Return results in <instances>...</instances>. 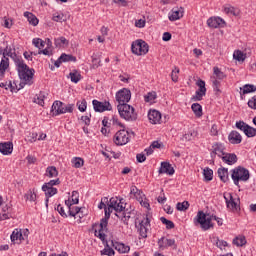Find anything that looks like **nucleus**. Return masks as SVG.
Segmentation results:
<instances>
[{
  "label": "nucleus",
  "mask_w": 256,
  "mask_h": 256,
  "mask_svg": "<svg viewBox=\"0 0 256 256\" xmlns=\"http://www.w3.org/2000/svg\"><path fill=\"white\" fill-rule=\"evenodd\" d=\"M125 205H123V199H120L119 202H117V199L110 198L108 209L105 210V216L100 220L99 229L98 231L95 230L96 237H99L101 241H105V233H107V225H109V219L111 218V213L116 211V213L123 212V209H125Z\"/></svg>",
  "instance_id": "nucleus-1"
},
{
  "label": "nucleus",
  "mask_w": 256,
  "mask_h": 256,
  "mask_svg": "<svg viewBox=\"0 0 256 256\" xmlns=\"http://www.w3.org/2000/svg\"><path fill=\"white\" fill-rule=\"evenodd\" d=\"M15 65L17 67L20 83L18 91L23 89L26 85H33V76L35 75V69L29 68L27 64L21 58L15 59Z\"/></svg>",
  "instance_id": "nucleus-2"
},
{
  "label": "nucleus",
  "mask_w": 256,
  "mask_h": 256,
  "mask_svg": "<svg viewBox=\"0 0 256 256\" xmlns=\"http://www.w3.org/2000/svg\"><path fill=\"white\" fill-rule=\"evenodd\" d=\"M196 220L197 223H199L202 231H209V229H213V220L217 221L219 226L223 225V220L221 218L211 214H205L203 211H198Z\"/></svg>",
  "instance_id": "nucleus-3"
},
{
  "label": "nucleus",
  "mask_w": 256,
  "mask_h": 256,
  "mask_svg": "<svg viewBox=\"0 0 256 256\" xmlns=\"http://www.w3.org/2000/svg\"><path fill=\"white\" fill-rule=\"evenodd\" d=\"M118 113L121 119L125 121H135L137 119V112L135 108L129 104H118Z\"/></svg>",
  "instance_id": "nucleus-4"
},
{
  "label": "nucleus",
  "mask_w": 256,
  "mask_h": 256,
  "mask_svg": "<svg viewBox=\"0 0 256 256\" xmlns=\"http://www.w3.org/2000/svg\"><path fill=\"white\" fill-rule=\"evenodd\" d=\"M249 170L246 168H243L241 166H238L232 170V180L234 181V185L239 187V181H249Z\"/></svg>",
  "instance_id": "nucleus-5"
},
{
  "label": "nucleus",
  "mask_w": 256,
  "mask_h": 256,
  "mask_svg": "<svg viewBox=\"0 0 256 256\" xmlns=\"http://www.w3.org/2000/svg\"><path fill=\"white\" fill-rule=\"evenodd\" d=\"M131 51L134 55H147L149 53V44L142 39L132 42Z\"/></svg>",
  "instance_id": "nucleus-6"
},
{
  "label": "nucleus",
  "mask_w": 256,
  "mask_h": 256,
  "mask_svg": "<svg viewBox=\"0 0 256 256\" xmlns=\"http://www.w3.org/2000/svg\"><path fill=\"white\" fill-rule=\"evenodd\" d=\"M113 141L117 146L127 145L129 143V131L122 129L115 133Z\"/></svg>",
  "instance_id": "nucleus-7"
},
{
  "label": "nucleus",
  "mask_w": 256,
  "mask_h": 256,
  "mask_svg": "<svg viewBox=\"0 0 256 256\" xmlns=\"http://www.w3.org/2000/svg\"><path fill=\"white\" fill-rule=\"evenodd\" d=\"M116 101L119 105H127L131 101V90L124 88L118 91L116 93Z\"/></svg>",
  "instance_id": "nucleus-8"
},
{
  "label": "nucleus",
  "mask_w": 256,
  "mask_h": 256,
  "mask_svg": "<svg viewBox=\"0 0 256 256\" xmlns=\"http://www.w3.org/2000/svg\"><path fill=\"white\" fill-rule=\"evenodd\" d=\"M197 87L199 89L196 91V94L192 97V101H202L203 97H205L207 93V88L205 87V81L199 79L196 82Z\"/></svg>",
  "instance_id": "nucleus-9"
},
{
  "label": "nucleus",
  "mask_w": 256,
  "mask_h": 256,
  "mask_svg": "<svg viewBox=\"0 0 256 256\" xmlns=\"http://www.w3.org/2000/svg\"><path fill=\"white\" fill-rule=\"evenodd\" d=\"M224 199L226 201L227 209H230L233 213H239V211H241V206L235 202L231 193H228L227 195L224 194Z\"/></svg>",
  "instance_id": "nucleus-10"
},
{
  "label": "nucleus",
  "mask_w": 256,
  "mask_h": 256,
  "mask_svg": "<svg viewBox=\"0 0 256 256\" xmlns=\"http://www.w3.org/2000/svg\"><path fill=\"white\" fill-rule=\"evenodd\" d=\"M158 246L161 251H165L168 247H172V249L177 250V243L175 242V239L161 237L158 240Z\"/></svg>",
  "instance_id": "nucleus-11"
},
{
  "label": "nucleus",
  "mask_w": 256,
  "mask_h": 256,
  "mask_svg": "<svg viewBox=\"0 0 256 256\" xmlns=\"http://www.w3.org/2000/svg\"><path fill=\"white\" fill-rule=\"evenodd\" d=\"M139 227L140 237H142L143 239H147V232L151 227V221L149 220L148 215H146L145 218L139 223Z\"/></svg>",
  "instance_id": "nucleus-12"
},
{
  "label": "nucleus",
  "mask_w": 256,
  "mask_h": 256,
  "mask_svg": "<svg viewBox=\"0 0 256 256\" xmlns=\"http://www.w3.org/2000/svg\"><path fill=\"white\" fill-rule=\"evenodd\" d=\"M92 105L94 107V111L97 113H103V111H111L112 107L109 102H100L99 100H93Z\"/></svg>",
  "instance_id": "nucleus-13"
},
{
  "label": "nucleus",
  "mask_w": 256,
  "mask_h": 256,
  "mask_svg": "<svg viewBox=\"0 0 256 256\" xmlns=\"http://www.w3.org/2000/svg\"><path fill=\"white\" fill-rule=\"evenodd\" d=\"M225 155V146H223V144L221 143H215L212 146V152L210 153V156L212 158V161L215 159V157H221V159L223 158V156Z\"/></svg>",
  "instance_id": "nucleus-14"
},
{
  "label": "nucleus",
  "mask_w": 256,
  "mask_h": 256,
  "mask_svg": "<svg viewBox=\"0 0 256 256\" xmlns=\"http://www.w3.org/2000/svg\"><path fill=\"white\" fill-rule=\"evenodd\" d=\"M228 141L232 145H239V143H241V141H243V137L241 136V134L239 132L233 130L228 135Z\"/></svg>",
  "instance_id": "nucleus-15"
},
{
  "label": "nucleus",
  "mask_w": 256,
  "mask_h": 256,
  "mask_svg": "<svg viewBox=\"0 0 256 256\" xmlns=\"http://www.w3.org/2000/svg\"><path fill=\"white\" fill-rule=\"evenodd\" d=\"M148 119L153 125L161 123V112L157 110H150L148 113Z\"/></svg>",
  "instance_id": "nucleus-16"
},
{
  "label": "nucleus",
  "mask_w": 256,
  "mask_h": 256,
  "mask_svg": "<svg viewBox=\"0 0 256 256\" xmlns=\"http://www.w3.org/2000/svg\"><path fill=\"white\" fill-rule=\"evenodd\" d=\"M65 205L68 206V213L70 217H77V215L81 213V208L73 206V204H71V199L65 200Z\"/></svg>",
  "instance_id": "nucleus-17"
},
{
  "label": "nucleus",
  "mask_w": 256,
  "mask_h": 256,
  "mask_svg": "<svg viewBox=\"0 0 256 256\" xmlns=\"http://www.w3.org/2000/svg\"><path fill=\"white\" fill-rule=\"evenodd\" d=\"M222 23H225V20L221 17H210L207 20L208 27H211L212 29H217L218 27H221Z\"/></svg>",
  "instance_id": "nucleus-18"
},
{
  "label": "nucleus",
  "mask_w": 256,
  "mask_h": 256,
  "mask_svg": "<svg viewBox=\"0 0 256 256\" xmlns=\"http://www.w3.org/2000/svg\"><path fill=\"white\" fill-rule=\"evenodd\" d=\"M183 13H185V8H173L172 14L169 16V21H178L183 17Z\"/></svg>",
  "instance_id": "nucleus-19"
},
{
  "label": "nucleus",
  "mask_w": 256,
  "mask_h": 256,
  "mask_svg": "<svg viewBox=\"0 0 256 256\" xmlns=\"http://www.w3.org/2000/svg\"><path fill=\"white\" fill-rule=\"evenodd\" d=\"M63 109H64V103L56 100L51 108V112L53 113V115L57 116V115H63Z\"/></svg>",
  "instance_id": "nucleus-20"
},
{
  "label": "nucleus",
  "mask_w": 256,
  "mask_h": 256,
  "mask_svg": "<svg viewBox=\"0 0 256 256\" xmlns=\"http://www.w3.org/2000/svg\"><path fill=\"white\" fill-rule=\"evenodd\" d=\"M0 153L2 155H11L13 153V142L0 143Z\"/></svg>",
  "instance_id": "nucleus-21"
},
{
  "label": "nucleus",
  "mask_w": 256,
  "mask_h": 256,
  "mask_svg": "<svg viewBox=\"0 0 256 256\" xmlns=\"http://www.w3.org/2000/svg\"><path fill=\"white\" fill-rule=\"evenodd\" d=\"M159 173H166V175H174L175 169L171 166L169 162H162L159 169Z\"/></svg>",
  "instance_id": "nucleus-22"
},
{
  "label": "nucleus",
  "mask_w": 256,
  "mask_h": 256,
  "mask_svg": "<svg viewBox=\"0 0 256 256\" xmlns=\"http://www.w3.org/2000/svg\"><path fill=\"white\" fill-rule=\"evenodd\" d=\"M131 215H135V213L129 211V209H123L122 212H120V214H116V216L119 219H122L123 223L125 225H128L129 223L127 221H129V219H131Z\"/></svg>",
  "instance_id": "nucleus-23"
},
{
  "label": "nucleus",
  "mask_w": 256,
  "mask_h": 256,
  "mask_svg": "<svg viewBox=\"0 0 256 256\" xmlns=\"http://www.w3.org/2000/svg\"><path fill=\"white\" fill-rule=\"evenodd\" d=\"M42 191H44L45 195H46V207L49 206V197H53V195H57V188L55 187H49L46 186V188H44V186H42Z\"/></svg>",
  "instance_id": "nucleus-24"
},
{
  "label": "nucleus",
  "mask_w": 256,
  "mask_h": 256,
  "mask_svg": "<svg viewBox=\"0 0 256 256\" xmlns=\"http://www.w3.org/2000/svg\"><path fill=\"white\" fill-rule=\"evenodd\" d=\"M0 207H1L0 209L1 221H5L6 219H9V211H11V207L7 204H3V202H1Z\"/></svg>",
  "instance_id": "nucleus-25"
},
{
  "label": "nucleus",
  "mask_w": 256,
  "mask_h": 256,
  "mask_svg": "<svg viewBox=\"0 0 256 256\" xmlns=\"http://www.w3.org/2000/svg\"><path fill=\"white\" fill-rule=\"evenodd\" d=\"M7 69H9V58L3 56L0 62V79H3V77H5V71H7Z\"/></svg>",
  "instance_id": "nucleus-26"
},
{
  "label": "nucleus",
  "mask_w": 256,
  "mask_h": 256,
  "mask_svg": "<svg viewBox=\"0 0 256 256\" xmlns=\"http://www.w3.org/2000/svg\"><path fill=\"white\" fill-rule=\"evenodd\" d=\"M24 17H26L29 24L33 25V27H37V25H39V19L33 13L24 12Z\"/></svg>",
  "instance_id": "nucleus-27"
},
{
  "label": "nucleus",
  "mask_w": 256,
  "mask_h": 256,
  "mask_svg": "<svg viewBox=\"0 0 256 256\" xmlns=\"http://www.w3.org/2000/svg\"><path fill=\"white\" fill-rule=\"evenodd\" d=\"M222 161L227 163V165H235V163H237V155L229 153L224 154V156H222Z\"/></svg>",
  "instance_id": "nucleus-28"
},
{
  "label": "nucleus",
  "mask_w": 256,
  "mask_h": 256,
  "mask_svg": "<svg viewBox=\"0 0 256 256\" xmlns=\"http://www.w3.org/2000/svg\"><path fill=\"white\" fill-rule=\"evenodd\" d=\"M218 176L223 183L229 181V170L227 168H219Z\"/></svg>",
  "instance_id": "nucleus-29"
},
{
  "label": "nucleus",
  "mask_w": 256,
  "mask_h": 256,
  "mask_svg": "<svg viewBox=\"0 0 256 256\" xmlns=\"http://www.w3.org/2000/svg\"><path fill=\"white\" fill-rule=\"evenodd\" d=\"M225 77H227V75H225V73H223V71H221L219 67L213 68V76L211 77V79H218L219 81H223Z\"/></svg>",
  "instance_id": "nucleus-30"
},
{
  "label": "nucleus",
  "mask_w": 256,
  "mask_h": 256,
  "mask_svg": "<svg viewBox=\"0 0 256 256\" xmlns=\"http://www.w3.org/2000/svg\"><path fill=\"white\" fill-rule=\"evenodd\" d=\"M191 109L197 117H203V107L199 103H193Z\"/></svg>",
  "instance_id": "nucleus-31"
},
{
  "label": "nucleus",
  "mask_w": 256,
  "mask_h": 256,
  "mask_svg": "<svg viewBox=\"0 0 256 256\" xmlns=\"http://www.w3.org/2000/svg\"><path fill=\"white\" fill-rule=\"evenodd\" d=\"M25 241V237H23V232L21 230H14L11 234V241L14 243V241Z\"/></svg>",
  "instance_id": "nucleus-32"
},
{
  "label": "nucleus",
  "mask_w": 256,
  "mask_h": 256,
  "mask_svg": "<svg viewBox=\"0 0 256 256\" xmlns=\"http://www.w3.org/2000/svg\"><path fill=\"white\" fill-rule=\"evenodd\" d=\"M233 245H236V247H243V245H247V239L245 236H237L232 241Z\"/></svg>",
  "instance_id": "nucleus-33"
},
{
  "label": "nucleus",
  "mask_w": 256,
  "mask_h": 256,
  "mask_svg": "<svg viewBox=\"0 0 256 256\" xmlns=\"http://www.w3.org/2000/svg\"><path fill=\"white\" fill-rule=\"evenodd\" d=\"M233 57L236 61L243 62L247 59V54L243 53L241 50L234 51Z\"/></svg>",
  "instance_id": "nucleus-34"
},
{
  "label": "nucleus",
  "mask_w": 256,
  "mask_h": 256,
  "mask_svg": "<svg viewBox=\"0 0 256 256\" xmlns=\"http://www.w3.org/2000/svg\"><path fill=\"white\" fill-rule=\"evenodd\" d=\"M25 199L31 203L37 201V193H35V189L28 190V192L25 194Z\"/></svg>",
  "instance_id": "nucleus-35"
},
{
  "label": "nucleus",
  "mask_w": 256,
  "mask_h": 256,
  "mask_svg": "<svg viewBox=\"0 0 256 256\" xmlns=\"http://www.w3.org/2000/svg\"><path fill=\"white\" fill-rule=\"evenodd\" d=\"M69 77H70L72 83H79L81 81V73H79V71H77V70L70 72Z\"/></svg>",
  "instance_id": "nucleus-36"
},
{
  "label": "nucleus",
  "mask_w": 256,
  "mask_h": 256,
  "mask_svg": "<svg viewBox=\"0 0 256 256\" xmlns=\"http://www.w3.org/2000/svg\"><path fill=\"white\" fill-rule=\"evenodd\" d=\"M57 175H59V172L57 171V168L55 166H49L46 169V177H57Z\"/></svg>",
  "instance_id": "nucleus-37"
},
{
  "label": "nucleus",
  "mask_w": 256,
  "mask_h": 256,
  "mask_svg": "<svg viewBox=\"0 0 256 256\" xmlns=\"http://www.w3.org/2000/svg\"><path fill=\"white\" fill-rule=\"evenodd\" d=\"M60 59L62 60V63H69V61H72L73 63H75V61H77V57L71 54H65V53H63L60 56Z\"/></svg>",
  "instance_id": "nucleus-38"
},
{
  "label": "nucleus",
  "mask_w": 256,
  "mask_h": 256,
  "mask_svg": "<svg viewBox=\"0 0 256 256\" xmlns=\"http://www.w3.org/2000/svg\"><path fill=\"white\" fill-rule=\"evenodd\" d=\"M204 181H213V170L211 168L206 167L203 170Z\"/></svg>",
  "instance_id": "nucleus-39"
},
{
  "label": "nucleus",
  "mask_w": 256,
  "mask_h": 256,
  "mask_svg": "<svg viewBox=\"0 0 256 256\" xmlns=\"http://www.w3.org/2000/svg\"><path fill=\"white\" fill-rule=\"evenodd\" d=\"M256 87L253 84H246L243 86L241 95H247V93H255Z\"/></svg>",
  "instance_id": "nucleus-40"
},
{
  "label": "nucleus",
  "mask_w": 256,
  "mask_h": 256,
  "mask_svg": "<svg viewBox=\"0 0 256 256\" xmlns=\"http://www.w3.org/2000/svg\"><path fill=\"white\" fill-rule=\"evenodd\" d=\"M115 250L119 251V253H129L131 248L123 243L116 244Z\"/></svg>",
  "instance_id": "nucleus-41"
},
{
  "label": "nucleus",
  "mask_w": 256,
  "mask_h": 256,
  "mask_svg": "<svg viewBox=\"0 0 256 256\" xmlns=\"http://www.w3.org/2000/svg\"><path fill=\"white\" fill-rule=\"evenodd\" d=\"M85 161L81 157H76L72 159V165L75 167V169H81L83 167Z\"/></svg>",
  "instance_id": "nucleus-42"
},
{
  "label": "nucleus",
  "mask_w": 256,
  "mask_h": 256,
  "mask_svg": "<svg viewBox=\"0 0 256 256\" xmlns=\"http://www.w3.org/2000/svg\"><path fill=\"white\" fill-rule=\"evenodd\" d=\"M4 57L5 55H7L8 57H11V59H14V63H15V59H19V56H17L16 53H13V49H11V47L7 46L4 49V53H3Z\"/></svg>",
  "instance_id": "nucleus-43"
},
{
  "label": "nucleus",
  "mask_w": 256,
  "mask_h": 256,
  "mask_svg": "<svg viewBox=\"0 0 256 256\" xmlns=\"http://www.w3.org/2000/svg\"><path fill=\"white\" fill-rule=\"evenodd\" d=\"M54 45L56 47H62V45H69V40L62 36L54 40Z\"/></svg>",
  "instance_id": "nucleus-44"
},
{
  "label": "nucleus",
  "mask_w": 256,
  "mask_h": 256,
  "mask_svg": "<svg viewBox=\"0 0 256 256\" xmlns=\"http://www.w3.org/2000/svg\"><path fill=\"white\" fill-rule=\"evenodd\" d=\"M36 97L37 98H34V103L43 107V105H45V92H40Z\"/></svg>",
  "instance_id": "nucleus-45"
},
{
  "label": "nucleus",
  "mask_w": 256,
  "mask_h": 256,
  "mask_svg": "<svg viewBox=\"0 0 256 256\" xmlns=\"http://www.w3.org/2000/svg\"><path fill=\"white\" fill-rule=\"evenodd\" d=\"M76 105L81 113H85V111H87V100H79Z\"/></svg>",
  "instance_id": "nucleus-46"
},
{
  "label": "nucleus",
  "mask_w": 256,
  "mask_h": 256,
  "mask_svg": "<svg viewBox=\"0 0 256 256\" xmlns=\"http://www.w3.org/2000/svg\"><path fill=\"white\" fill-rule=\"evenodd\" d=\"M160 221L163 223V225H166V229H175V223H173V221L168 220L165 217H161Z\"/></svg>",
  "instance_id": "nucleus-47"
},
{
  "label": "nucleus",
  "mask_w": 256,
  "mask_h": 256,
  "mask_svg": "<svg viewBox=\"0 0 256 256\" xmlns=\"http://www.w3.org/2000/svg\"><path fill=\"white\" fill-rule=\"evenodd\" d=\"M176 209L177 211H187V209H189V201L178 202Z\"/></svg>",
  "instance_id": "nucleus-48"
},
{
  "label": "nucleus",
  "mask_w": 256,
  "mask_h": 256,
  "mask_svg": "<svg viewBox=\"0 0 256 256\" xmlns=\"http://www.w3.org/2000/svg\"><path fill=\"white\" fill-rule=\"evenodd\" d=\"M224 12L226 15H234V17H237L239 15V12H237V9L233 6H228L224 8Z\"/></svg>",
  "instance_id": "nucleus-49"
},
{
  "label": "nucleus",
  "mask_w": 256,
  "mask_h": 256,
  "mask_svg": "<svg viewBox=\"0 0 256 256\" xmlns=\"http://www.w3.org/2000/svg\"><path fill=\"white\" fill-rule=\"evenodd\" d=\"M32 43L34 46L37 47V49H39L41 51V49H43V47H45V41H43L42 39L40 38H34L32 40Z\"/></svg>",
  "instance_id": "nucleus-50"
},
{
  "label": "nucleus",
  "mask_w": 256,
  "mask_h": 256,
  "mask_svg": "<svg viewBox=\"0 0 256 256\" xmlns=\"http://www.w3.org/2000/svg\"><path fill=\"white\" fill-rule=\"evenodd\" d=\"M157 99V93L149 92L146 96H144V100L146 103H153L154 100Z\"/></svg>",
  "instance_id": "nucleus-51"
},
{
  "label": "nucleus",
  "mask_w": 256,
  "mask_h": 256,
  "mask_svg": "<svg viewBox=\"0 0 256 256\" xmlns=\"http://www.w3.org/2000/svg\"><path fill=\"white\" fill-rule=\"evenodd\" d=\"M214 241L216 243V247L221 249L223 251V247H227L229 244L225 240H220L219 237L214 238Z\"/></svg>",
  "instance_id": "nucleus-52"
},
{
  "label": "nucleus",
  "mask_w": 256,
  "mask_h": 256,
  "mask_svg": "<svg viewBox=\"0 0 256 256\" xmlns=\"http://www.w3.org/2000/svg\"><path fill=\"white\" fill-rule=\"evenodd\" d=\"M244 134L246 135V137H256V128H253L250 125H248Z\"/></svg>",
  "instance_id": "nucleus-53"
},
{
  "label": "nucleus",
  "mask_w": 256,
  "mask_h": 256,
  "mask_svg": "<svg viewBox=\"0 0 256 256\" xmlns=\"http://www.w3.org/2000/svg\"><path fill=\"white\" fill-rule=\"evenodd\" d=\"M70 203H71V205H79V192L78 191L72 192Z\"/></svg>",
  "instance_id": "nucleus-54"
},
{
  "label": "nucleus",
  "mask_w": 256,
  "mask_h": 256,
  "mask_svg": "<svg viewBox=\"0 0 256 256\" xmlns=\"http://www.w3.org/2000/svg\"><path fill=\"white\" fill-rule=\"evenodd\" d=\"M101 255L113 256V255H115V250H113V248H111V247H109V245H107V246L101 251Z\"/></svg>",
  "instance_id": "nucleus-55"
},
{
  "label": "nucleus",
  "mask_w": 256,
  "mask_h": 256,
  "mask_svg": "<svg viewBox=\"0 0 256 256\" xmlns=\"http://www.w3.org/2000/svg\"><path fill=\"white\" fill-rule=\"evenodd\" d=\"M248 126H249V124L245 123L244 121L240 120V121L236 122V129L243 131V133H245Z\"/></svg>",
  "instance_id": "nucleus-56"
},
{
  "label": "nucleus",
  "mask_w": 256,
  "mask_h": 256,
  "mask_svg": "<svg viewBox=\"0 0 256 256\" xmlns=\"http://www.w3.org/2000/svg\"><path fill=\"white\" fill-rule=\"evenodd\" d=\"M52 19L53 21H56V23H63L66 21L65 15L59 13H55Z\"/></svg>",
  "instance_id": "nucleus-57"
},
{
  "label": "nucleus",
  "mask_w": 256,
  "mask_h": 256,
  "mask_svg": "<svg viewBox=\"0 0 256 256\" xmlns=\"http://www.w3.org/2000/svg\"><path fill=\"white\" fill-rule=\"evenodd\" d=\"M0 87L1 88L5 87L6 91H7V89H10L12 93H13V91H18L17 89H19V88H17V86L15 88V86H13V83H11V82H9L8 84H7V82L6 83L2 82V83H0Z\"/></svg>",
  "instance_id": "nucleus-58"
},
{
  "label": "nucleus",
  "mask_w": 256,
  "mask_h": 256,
  "mask_svg": "<svg viewBox=\"0 0 256 256\" xmlns=\"http://www.w3.org/2000/svg\"><path fill=\"white\" fill-rule=\"evenodd\" d=\"M61 184V180L56 179V180H50L49 182L44 184V189H47V187H53L54 185H60Z\"/></svg>",
  "instance_id": "nucleus-59"
},
{
  "label": "nucleus",
  "mask_w": 256,
  "mask_h": 256,
  "mask_svg": "<svg viewBox=\"0 0 256 256\" xmlns=\"http://www.w3.org/2000/svg\"><path fill=\"white\" fill-rule=\"evenodd\" d=\"M210 135H212V137H217L219 135V127L217 124L212 125L210 129Z\"/></svg>",
  "instance_id": "nucleus-60"
},
{
  "label": "nucleus",
  "mask_w": 256,
  "mask_h": 256,
  "mask_svg": "<svg viewBox=\"0 0 256 256\" xmlns=\"http://www.w3.org/2000/svg\"><path fill=\"white\" fill-rule=\"evenodd\" d=\"M74 107H75L74 104H64L63 114H65V113H73Z\"/></svg>",
  "instance_id": "nucleus-61"
},
{
  "label": "nucleus",
  "mask_w": 256,
  "mask_h": 256,
  "mask_svg": "<svg viewBox=\"0 0 256 256\" xmlns=\"http://www.w3.org/2000/svg\"><path fill=\"white\" fill-rule=\"evenodd\" d=\"M179 68H175L172 73H171V79L174 83H177L178 79H179Z\"/></svg>",
  "instance_id": "nucleus-62"
},
{
  "label": "nucleus",
  "mask_w": 256,
  "mask_h": 256,
  "mask_svg": "<svg viewBox=\"0 0 256 256\" xmlns=\"http://www.w3.org/2000/svg\"><path fill=\"white\" fill-rule=\"evenodd\" d=\"M143 197H145V194H143V191L139 190L130 199H137L138 201H141Z\"/></svg>",
  "instance_id": "nucleus-63"
},
{
  "label": "nucleus",
  "mask_w": 256,
  "mask_h": 256,
  "mask_svg": "<svg viewBox=\"0 0 256 256\" xmlns=\"http://www.w3.org/2000/svg\"><path fill=\"white\" fill-rule=\"evenodd\" d=\"M248 107H250V109H255V110H256V96H253V97L248 101Z\"/></svg>",
  "instance_id": "nucleus-64"
}]
</instances>
